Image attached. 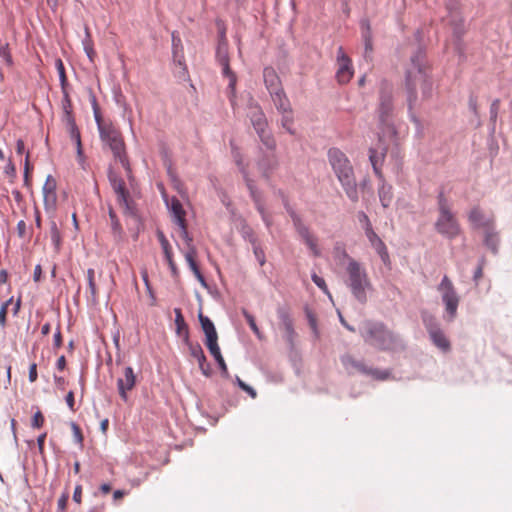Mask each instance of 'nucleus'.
I'll use <instances>...</instances> for the list:
<instances>
[{
    "label": "nucleus",
    "mask_w": 512,
    "mask_h": 512,
    "mask_svg": "<svg viewBox=\"0 0 512 512\" xmlns=\"http://www.w3.org/2000/svg\"><path fill=\"white\" fill-rule=\"evenodd\" d=\"M418 86L420 87L422 98L425 100L430 99L433 90L431 66L427 59L426 48L421 44L418 45L410 56V65L405 71V91L410 113L418 98Z\"/></svg>",
    "instance_id": "nucleus-1"
},
{
    "label": "nucleus",
    "mask_w": 512,
    "mask_h": 512,
    "mask_svg": "<svg viewBox=\"0 0 512 512\" xmlns=\"http://www.w3.org/2000/svg\"><path fill=\"white\" fill-rule=\"evenodd\" d=\"M360 335L366 344L380 351H396L404 348L400 337L381 321L365 320Z\"/></svg>",
    "instance_id": "nucleus-2"
},
{
    "label": "nucleus",
    "mask_w": 512,
    "mask_h": 512,
    "mask_svg": "<svg viewBox=\"0 0 512 512\" xmlns=\"http://www.w3.org/2000/svg\"><path fill=\"white\" fill-rule=\"evenodd\" d=\"M327 156L329 164L344 189L346 196L351 202L357 203L359 201V193L354 169L350 160L344 152L336 147L330 148Z\"/></svg>",
    "instance_id": "nucleus-3"
},
{
    "label": "nucleus",
    "mask_w": 512,
    "mask_h": 512,
    "mask_svg": "<svg viewBox=\"0 0 512 512\" xmlns=\"http://www.w3.org/2000/svg\"><path fill=\"white\" fill-rule=\"evenodd\" d=\"M108 180L117 196L118 204L123 207V214L133 218L136 222V231L133 234V239L136 241L140 231L144 229L143 219L137 204L132 199L129 190L126 188L125 181L115 173L111 166L108 169Z\"/></svg>",
    "instance_id": "nucleus-4"
},
{
    "label": "nucleus",
    "mask_w": 512,
    "mask_h": 512,
    "mask_svg": "<svg viewBox=\"0 0 512 512\" xmlns=\"http://www.w3.org/2000/svg\"><path fill=\"white\" fill-rule=\"evenodd\" d=\"M394 103L392 87L383 81L379 90V103L377 107L379 127L384 137L395 139L398 132L393 122Z\"/></svg>",
    "instance_id": "nucleus-5"
},
{
    "label": "nucleus",
    "mask_w": 512,
    "mask_h": 512,
    "mask_svg": "<svg viewBox=\"0 0 512 512\" xmlns=\"http://www.w3.org/2000/svg\"><path fill=\"white\" fill-rule=\"evenodd\" d=\"M348 274L347 285L352 295L361 304H366V290L371 288V283L364 268L353 258H349L346 268Z\"/></svg>",
    "instance_id": "nucleus-6"
},
{
    "label": "nucleus",
    "mask_w": 512,
    "mask_h": 512,
    "mask_svg": "<svg viewBox=\"0 0 512 512\" xmlns=\"http://www.w3.org/2000/svg\"><path fill=\"white\" fill-rule=\"evenodd\" d=\"M98 130L101 141L110 148L116 161L128 158L122 133L112 123L100 125Z\"/></svg>",
    "instance_id": "nucleus-7"
},
{
    "label": "nucleus",
    "mask_w": 512,
    "mask_h": 512,
    "mask_svg": "<svg viewBox=\"0 0 512 512\" xmlns=\"http://www.w3.org/2000/svg\"><path fill=\"white\" fill-rule=\"evenodd\" d=\"M340 361L348 374H363L371 376L374 380L383 381L391 376L389 370H380L377 368L368 367L362 360H357L350 354L341 356Z\"/></svg>",
    "instance_id": "nucleus-8"
},
{
    "label": "nucleus",
    "mask_w": 512,
    "mask_h": 512,
    "mask_svg": "<svg viewBox=\"0 0 512 512\" xmlns=\"http://www.w3.org/2000/svg\"><path fill=\"white\" fill-rule=\"evenodd\" d=\"M284 206H285L287 213L289 214V216L292 219L293 226H294L295 230L297 231L298 235L301 237V239L304 241V243L311 250L312 254L315 257H319L321 253L318 248L317 237H315L310 232L309 227L303 223L301 217L289 205L288 200H284Z\"/></svg>",
    "instance_id": "nucleus-9"
},
{
    "label": "nucleus",
    "mask_w": 512,
    "mask_h": 512,
    "mask_svg": "<svg viewBox=\"0 0 512 512\" xmlns=\"http://www.w3.org/2000/svg\"><path fill=\"white\" fill-rule=\"evenodd\" d=\"M438 291L442 294V302L449 315V320L452 321L457 315L460 297L458 296L452 281L447 275H444L438 285Z\"/></svg>",
    "instance_id": "nucleus-10"
},
{
    "label": "nucleus",
    "mask_w": 512,
    "mask_h": 512,
    "mask_svg": "<svg viewBox=\"0 0 512 512\" xmlns=\"http://www.w3.org/2000/svg\"><path fill=\"white\" fill-rule=\"evenodd\" d=\"M434 227L437 233L450 240L455 239L461 233L460 224L452 211L439 213Z\"/></svg>",
    "instance_id": "nucleus-11"
},
{
    "label": "nucleus",
    "mask_w": 512,
    "mask_h": 512,
    "mask_svg": "<svg viewBox=\"0 0 512 512\" xmlns=\"http://www.w3.org/2000/svg\"><path fill=\"white\" fill-rule=\"evenodd\" d=\"M337 62L339 68L336 72V79L339 84H347L353 77L352 61L348 55L344 52L342 46L337 51Z\"/></svg>",
    "instance_id": "nucleus-12"
},
{
    "label": "nucleus",
    "mask_w": 512,
    "mask_h": 512,
    "mask_svg": "<svg viewBox=\"0 0 512 512\" xmlns=\"http://www.w3.org/2000/svg\"><path fill=\"white\" fill-rule=\"evenodd\" d=\"M136 385V375L132 367L128 366L124 369V377L117 380V388L120 398L123 401L128 400L127 392L131 391Z\"/></svg>",
    "instance_id": "nucleus-13"
},
{
    "label": "nucleus",
    "mask_w": 512,
    "mask_h": 512,
    "mask_svg": "<svg viewBox=\"0 0 512 512\" xmlns=\"http://www.w3.org/2000/svg\"><path fill=\"white\" fill-rule=\"evenodd\" d=\"M484 228V245L493 253L497 254L499 251L500 237L499 233L495 230L492 220H487L483 223Z\"/></svg>",
    "instance_id": "nucleus-14"
},
{
    "label": "nucleus",
    "mask_w": 512,
    "mask_h": 512,
    "mask_svg": "<svg viewBox=\"0 0 512 512\" xmlns=\"http://www.w3.org/2000/svg\"><path fill=\"white\" fill-rule=\"evenodd\" d=\"M57 182L52 175H48L43 186L44 206L46 210H55L57 204Z\"/></svg>",
    "instance_id": "nucleus-15"
},
{
    "label": "nucleus",
    "mask_w": 512,
    "mask_h": 512,
    "mask_svg": "<svg viewBox=\"0 0 512 512\" xmlns=\"http://www.w3.org/2000/svg\"><path fill=\"white\" fill-rule=\"evenodd\" d=\"M187 347L189 349L190 355L197 359L199 369L201 370L202 374L206 377H210L212 375V368L210 363L207 362V358L201 345L198 342H192L191 344L187 345Z\"/></svg>",
    "instance_id": "nucleus-16"
},
{
    "label": "nucleus",
    "mask_w": 512,
    "mask_h": 512,
    "mask_svg": "<svg viewBox=\"0 0 512 512\" xmlns=\"http://www.w3.org/2000/svg\"><path fill=\"white\" fill-rule=\"evenodd\" d=\"M371 246L375 249L379 257L381 258L383 264L385 266H391V260L389 256L388 249L382 239L377 235L375 231L368 233L366 235Z\"/></svg>",
    "instance_id": "nucleus-17"
},
{
    "label": "nucleus",
    "mask_w": 512,
    "mask_h": 512,
    "mask_svg": "<svg viewBox=\"0 0 512 512\" xmlns=\"http://www.w3.org/2000/svg\"><path fill=\"white\" fill-rule=\"evenodd\" d=\"M263 79L269 94L284 89L279 75L271 66H267L263 69Z\"/></svg>",
    "instance_id": "nucleus-18"
},
{
    "label": "nucleus",
    "mask_w": 512,
    "mask_h": 512,
    "mask_svg": "<svg viewBox=\"0 0 512 512\" xmlns=\"http://www.w3.org/2000/svg\"><path fill=\"white\" fill-rule=\"evenodd\" d=\"M361 36L364 42L365 57L373 52V34L371 23L368 18H362L359 22Z\"/></svg>",
    "instance_id": "nucleus-19"
},
{
    "label": "nucleus",
    "mask_w": 512,
    "mask_h": 512,
    "mask_svg": "<svg viewBox=\"0 0 512 512\" xmlns=\"http://www.w3.org/2000/svg\"><path fill=\"white\" fill-rule=\"evenodd\" d=\"M175 313V325H176V334L182 337L183 343L187 346L192 343L190 340L189 327L182 315V311L180 308L174 309Z\"/></svg>",
    "instance_id": "nucleus-20"
},
{
    "label": "nucleus",
    "mask_w": 512,
    "mask_h": 512,
    "mask_svg": "<svg viewBox=\"0 0 512 512\" xmlns=\"http://www.w3.org/2000/svg\"><path fill=\"white\" fill-rule=\"evenodd\" d=\"M278 159L272 154H264L259 161L257 162V166L262 173V176L266 179H269L272 172L278 167Z\"/></svg>",
    "instance_id": "nucleus-21"
},
{
    "label": "nucleus",
    "mask_w": 512,
    "mask_h": 512,
    "mask_svg": "<svg viewBox=\"0 0 512 512\" xmlns=\"http://www.w3.org/2000/svg\"><path fill=\"white\" fill-rule=\"evenodd\" d=\"M387 153V147H383L381 152H378L377 149L370 148L369 149V160L373 167V171L377 177L383 179V174L381 171V166L383 165L385 156Z\"/></svg>",
    "instance_id": "nucleus-22"
},
{
    "label": "nucleus",
    "mask_w": 512,
    "mask_h": 512,
    "mask_svg": "<svg viewBox=\"0 0 512 512\" xmlns=\"http://www.w3.org/2000/svg\"><path fill=\"white\" fill-rule=\"evenodd\" d=\"M172 54H173V60L175 63H177L179 66L183 67V70L187 72V67L184 61V52H183V45L182 40L179 37V35L174 31L172 32Z\"/></svg>",
    "instance_id": "nucleus-23"
},
{
    "label": "nucleus",
    "mask_w": 512,
    "mask_h": 512,
    "mask_svg": "<svg viewBox=\"0 0 512 512\" xmlns=\"http://www.w3.org/2000/svg\"><path fill=\"white\" fill-rule=\"evenodd\" d=\"M108 215L111 221V230L114 237V240L116 242H120L124 239V230L122 228V225L119 221V218L114 210V208L109 205L108 207Z\"/></svg>",
    "instance_id": "nucleus-24"
},
{
    "label": "nucleus",
    "mask_w": 512,
    "mask_h": 512,
    "mask_svg": "<svg viewBox=\"0 0 512 512\" xmlns=\"http://www.w3.org/2000/svg\"><path fill=\"white\" fill-rule=\"evenodd\" d=\"M251 108L253 111L250 113L249 117L254 130L262 127H268L267 118L261 107L256 103L251 106Z\"/></svg>",
    "instance_id": "nucleus-25"
},
{
    "label": "nucleus",
    "mask_w": 512,
    "mask_h": 512,
    "mask_svg": "<svg viewBox=\"0 0 512 512\" xmlns=\"http://www.w3.org/2000/svg\"><path fill=\"white\" fill-rule=\"evenodd\" d=\"M170 211L172 213V219L175 224H183L186 220V211L183 208L182 203L177 197H172Z\"/></svg>",
    "instance_id": "nucleus-26"
},
{
    "label": "nucleus",
    "mask_w": 512,
    "mask_h": 512,
    "mask_svg": "<svg viewBox=\"0 0 512 512\" xmlns=\"http://www.w3.org/2000/svg\"><path fill=\"white\" fill-rule=\"evenodd\" d=\"M270 96L278 112H287L288 109L292 108L284 89L270 93Z\"/></svg>",
    "instance_id": "nucleus-27"
},
{
    "label": "nucleus",
    "mask_w": 512,
    "mask_h": 512,
    "mask_svg": "<svg viewBox=\"0 0 512 512\" xmlns=\"http://www.w3.org/2000/svg\"><path fill=\"white\" fill-rule=\"evenodd\" d=\"M239 222L238 231L242 235V237L249 241L250 244H255L258 241V238L253 230V228L248 224L246 219L239 217L237 219Z\"/></svg>",
    "instance_id": "nucleus-28"
},
{
    "label": "nucleus",
    "mask_w": 512,
    "mask_h": 512,
    "mask_svg": "<svg viewBox=\"0 0 512 512\" xmlns=\"http://www.w3.org/2000/svg\"><path fill=\"white\" fill-rule=\"evenodd\" d=\"M429 336H430L433 344L435 346H437L439 349H441L444 352L450 350V348H451L450 341L447 339V337L445 336V334L441 328L433 331L432 333L429 334Z\"/></svg>",
    "instance_id": "nucleus-29"
},
{
    "label": "nucleus",
    "mask_w": 512,
    "mask_h": 512,
    "mask_svg": "<svg viewBox=\"0 0 512 512\" xmlns=\"http://www.w3.org/2000/svg\"><path fill=\"white\" fill-rule=\"evenodd\" d=\"M267 128L268 127H262V128L256 129L255 131H256L260 141L262 142V144L268 150L274 151L277 146L276 140H275L273 134L271 133V131H269Z\"/></svg>",
    "instance_id": "nucleus-30"
},
{
    "label": "nucleus",
    "mask_w": 512,
    "mask_h": 512,
    "mask_svg": "<svg viewBox=\"0 0 512 512\" xmlns=\"http://www.w3.org/2000/svg\"><path fill=\"white\" fill-rule=\"evenodd\" d=\"M378 196L383 208H388L393 200L392 186L383 183L378 189Z\"/></svg>",
    "instance_id": "nucleus-31"
},
{
    "label": "nucleus",
    "mask_w": 512,
    "mask_h": 512,
    "mask_svg": "<svg viewBox=\"0 0 512 512\" xmlns=\"http://www.w3.org/2000/svg\"><path fill=\"white\" fill-rule=\"evenodd\" d=\"M281 117V126L290 134L295 135L296 131L293 128L294 124V115L293 109H288L287 112H279Z\"/></svg>",
    "instance_id": "nucleus-32"
},
{
    "label": "nucleus",
    "mask_w": 512,
    "mask_h": 512,
    "mask_svg": "<svg viewBox=\"0 0 512 512\" xmlns=\"http://www.w3.org/2000/svg\"><path fill=\"white\" fill-rule=\"evenodd\" d=\"M421 318H422L423 324L429 334L440 328V325L437 322L436 317L434 315H432L431 313H429L427 311H422Z\"/></svg>",
    "instance_id": "nucleus-33"
},
{
    "label": "nucleus",
    "mask_w": 512,
    "mask_h": 512,
    "mask_svg": "<svg viewBox=\"0 0 512 512\" xmlns=\"http://www.w3.org/2000/svg\"><path fill=\"white\" fill-rule=\"evenodd\" d=\"M468 219L477 228H483V223L487 221L484 220V214L479 206H475L471 209L468 215Z\"/></svg>",
    "instance_id": "nucleus-34"
},
{
    "label": "nucleus",
    "mask_w": 512,
    "mask_h": 512,
    "mask_svg": "<svg viewBox=\"0 0 512 512\" xmlns=\"http://www.w3.org/2000/svg\"><path fill=\"white\" fill-rule=\"evenodd\" d=\"M210 354L215 359L216 363L218 364V367L221 372V376L225 379H230V373L228 371L227 365L224 361V358L221 354L220 348L216 349V351H211Z\"/></svg>",
    "instance_id": "nucleus-35"
},
{
    "label": "nucleus",
    "mask_w": 512,
    "mask_h": 512,
    "mask_svg": "<svg viewBox=\"0 0 512 512\" xmlns=\"http://www.w3.org/2000/svg\"><path fill=\"white\" fill-rule=\"evenodd\" d=\"M277 315L283 327L294 324L291 317L290 308L287 305L279 306L277 308Z\"/></svg>",
    "instance_id": "nucleus-36"
},
{
    "label": "nucleus",
    "mask_w": 512,
    "mask_h": 512,
    "mask_svg": "<svg viewBox=\"0 0 512 512\" xmlns=\"http://www.w3.org/2000/svg\"><path fill=\"white\" fill-rule=\"evenodd\" d=\"M437 206H438V212L444 213V212H451V207L449 204V201L447 197L445 196L444 187H441L438 191L437 195Z\"/></svg>",
    "instance_id": "nucleus-37"
},
{
    "label": "nucleus",
    "mask_w": 512,
    "mask_h": 512,
    "mask_svg": "<svg viewBox=\"0 0 512 512\" xmlns=\"http://www.w3.org/2000/svg\"><path fill=\"white\" fill-rule=\"evenodd\" d=\"M304 311H305L306 318L308 320V324L314 334V337L316 339H318L320 337V333L318 330L316 315L308 306H305Z\"/></svg>",
    "instance_id": "nucleus-38"
},
{
    "label": "nucleus",
    "mask_w": 512,
    "mask_h": 512,
    "mask_svg": "<svg viewBox=\"0 0 512 512\" xmlns=\"http://www.w3.org/2000/svg\"><path fill=\"white\" fill-rule=\"evenodd\" d=\"M95 271L92 268L87 270L88 287L91 293V301L93 304L97 303V286L95 283Z\"/></svg>",
    "instance_id": "nucleus-39"
},
{
    "label": "nucleus",
    "mask_w": 512,
    "mask_h": 512,
    "mask_svg": "<svg viewBox=\"0 0 512 512\" xmlns=\"http://www.w3.org/2000/svg\"><path fill=\"white\" fill-rule=\"evenodd\" d=\"M50 235L56 252H59L61 249L62 238L55 221H51L50 223Z\"/></svg>",
    "instance_id": "nucleus-40"
},
{
    "label": "nucleus",
    "mask_w": 512,
    "mask_h": 512,
    "mask_svg": "<svg viewBox=\"0 0 512 512\" xmlns=\"http://www.w3.org/2000/svg\"><path fill=\"white\" fill-rule=\"evenodd\" d=\"M222 66V74L229 79V88L237 84V76L230 67V60L219 63Z\"/></svg>",
    "instance_id": "nucleus-41"
},
{
    "label": "nucleus",
    "mask_w": 512,
    "mask_h": 512,
    "mask_svg": "<svg viewBox=\"0 0 512 512\" xmlns=\"http://www.w3.org/2000/svg\"><path fill=\"white\" fill-rule=\"evenodd\" d=\"M198 319L204 334L216 331L214 323L210 320L209 317L205 316L201 311L198 314Z\"/></svg>",
    "instance_id": "nucleus-42"
},
{
    "label": "nucleus",
    "mask_w": 512,
    "mask_h": 512,
    "mask_svg": "<svg viewBox=\"0 0 512 512\" xmlns=\"http://www.w3.org/2000/svg\"><path fill=\"white\" fill-rule=\"evenodd\" d=\"M216 60L218 63L226 62L230 60L228 52V43H218L216 48Z\"/></svg>",
    "instance_id": "nucleus-43"
},
{
    "label": "nucleus",
    "mask_w": 512,
    "mask_h": 512,
    "mask_svg": "<svg viewBox=\"0 0 512 512\" xmlns=\"http://www.w3.org/2000/svg\"><path fill=\"white\" fill-rule=\"evenodd\" d=\"M185 259L192 270L194 272L197 268H199V264L197 262V249L196 247H190V249H187V252L185 253Z\"/></svg>",
    "instance_id": "nucleus-44"
},
{
    "label": "nucleus",
    "mask_w": 512,
    "mask_h": 512,
    "mask_svg": "<svg viewBox=\"0 0 512 512\" xmlns=\"http://www.w3.org/2000/svg\"><path fill=\"white\" fill-rule=\"evenodd\" d=\"M91 104H92V108H93V112H94V118L97 123V127H100V125L102 126V125L106 124L103 121V117H102L100 107L97 102V98L92 91H91Z\"/></svg>",
    "instance_id": "nucleus-45"
},
{
    "label": "nucleus",
    "mask_w": 512,
    "mask_h": 512,
    "mask_svg": "<svg viewBox=\"0 0 512 512\" xmlns=\"http://www.w3.org/2000/svg\"><path fill=\"white\" fill-rule=\"evenodd\" d=\"M91 104H92V108H93V112H94V118L97 123V127H100V125L102 126V125L106 124L103 121V117H102L100 107L97 102V98L92 91H91Z\"/></svg>",
    "instance_id": "nucleus-46"
},
{
    "label": "nucleus",
    "mask_w": 512,
    "mask_h": 512,
    "mask_svg": "<svg viewBox=\"0 0 512 512\" xmlns=\"http://www.w3.org/2000/svg\"><path fill=\"white\" fill-rule=\"evenodd\" d=\"M62 109H63V118H66L69 116H74L72 100L70 98L69 92L63 93Z\"/></svg>",
    "instance_id": "nucleus-47"
},
{
    "label": "nucleus",
    "mask_w": 512,
    "mask_h": 512,
    "mask_svg": "<svg viewBox=\"0 0 512 512\" xmlns=\"http://www.w3.org/2000/svg\"><path fill=\"white\" fill-rule=\"evenodd\" d=\"M205 345L209 352L219 349L217 331L205 334Z\"/></svg>",
    "instance_id": "nucleus-48"
},
{
    "label": "nucleus",
    "mask_w": 512,
    "mask_h": 512,
    "mask_svg": "<svg viewBox=\"0 0 512 512\" xmlns=\"http://www.w3.org/2000/svg\"><path fill=\"white\" fill-rule=\"evenodd\" d=\"M180 228V236L185 241L187 245V249H190V247H195L193 245V237L188 232V223L187 221L183 222V224H177Z\"/></svg>",
    "instance_id": "nucleus-49"
},
{
    "label": "nucleus",
    "mask_w": 512,
    "mask_h": 512,
    "mask_svg": "<svg viewBox=\"0 0 512 512\" xmlns=\"http://www.w3.org/2000/svg\"><path fill=\"white\" fill-rule=\"evenodd\" d=\"M358 221L362 224L365 235L374 231L368 215L364 211H359L357 214Z\"/></svg>",
    "instance_id": "nucleus-50"
},
{
    "label": "nucleus",
    "mask_w": 512,
    "mask_h": 512,
    "mask_svg": "<svg viewBox=\"0 0 512 512\" xmlns=\"http://www.w3.org/2000/svg\"><path fill=\"white\" fill-rule=\"evenodd\" d=\"M242 314L250 326L251 330L257 335L258 338H261L260 330L256 324L255 318L252 314H250L246 309H242Z\"/></svg>",
    "instance_id": "nucleus-51"
},
{
    "label": "nucleus",
    "mask_w": 512,
    "mask_h": 512,
    "mask_svg": "<svg viewBox=\"0 0 512 512\" xmlns=\"http://www.w3.org/2000/svg\"><path fill=\"white\" fill-rule=\"evenodd\" d=\"M86 38L84 39L83 41V44H84V50L88 56V58L90 59V61H93L94 59V56H95V51L93 49V45H92V40H91V36H90V33H89V29L86 27Z\"/></svg>",
    "instance_id": "nucleus-52"
},
{
    "label": "nucleus",
    "mask_w": 512,
    "mask_h": 512,
    "mask_svg": "<svg viewBox=\"0 0 512 512\" xmlns=\"http://www.w3.org/2000/svg\"><path fill=\"white\" fill-rule=\"evenodd\" d=\"M283 329L285 332V340L287 341L291 349L294 348L295 338L297 337V333L294 329V324L287 325L283 327Z\"/></svg>",
    "instance_id": "nucleus-53"
},
{
    "label": "nucleus",
    "mask_w": 512,
    "mask_h": 512,
    "mask_svg": "<svg viewBox=\"0 0 512 512\" xmlns=\"http://www.w3.org/2000/svg\"><path fill=\"white\" fill-rule=\"evenodd\" d=\"M235 384L243 391H245L251 398L257 397L256 390L242 381L238 376L235 377Z\"/></svg>",
    "instance_id": "nucleus-54"
},
{
    "label": "nucleus",
    "mask_w": 512,
    "mask_h": 512,
    "mask_svg": "<svg viewBox=\"0 0 512 512\" xmlns=\"http://www.w3.org/2000/svg\"><path fill=\"white\" fill-rule=\"evenodd\" d=\"M253 248V253L259 262L260 266H263L266 263V256L264 250L259 245V242H255V244H251Z\"/></svg>",
    "instance_id": "nucleus-55"
},
{
    "label": "nucleus",
    "mask_w": 512,
    "mask_h": 512,
    "mask_svg": "<svg viewBox=\"0 0 512 512\" xmlns=\"http://www.w3.org/2000/svg\"><path fill=\"white\" fill-rule=\"evenodd\" d=\"M44 422H45V418H44V415L42 414V412L38 409L34 415L32 416V419H31V427L34 428V429H40L41 427H43L44 425Z\"/></svg>",
    "instance_id": "nucleus-56"
},
{
    "label": "nucleus",
    "mask_w": 512,
    "mask_h": 512,
    "mask_svg": "<svg viewBox=\"0 0 512 512\" xmlns=\"http://www.w3.org/2000/svg\"><path fill=\"white\" fill-rule=\"evenodd\" d=\"M71 429L73 431L74 439L81 447H83L84 436L79 425L75 422H71Z\"/></svg>",
    "instance_id": "nucleus-57"
},
{
    "label": "nucleus",
    "mask_w": 512,
    "mask_h": 512,
    "mask_svg": "<svg viewBox=\"0 0 512 512\" xmlns=\"http://www.w3.org/2000/svg\"><path fill=\"white\" fill-rule=\"evenodd\" d=\"M119 162L121 163V165L125 169L127 179L129 181L130 185L132 186L133 182L135 181V177H134L133 172H132V167H131V164H130V161H129V157L128 158H124V160H121Z\"/></svg>",
    "instance_id": "nucleus-58"
},
{
    "label": "nucleus",
    "mask_w": 512,
    "mask_h": 512,
    "mask_svg": "<svg viewBox=\"0 0 512 512\" xmlns=\"http://www.w3.org/2000/svg\"><path fill=\"white\" fill-rule=\"evenodd\" d=\"M499 108H500V99L497 98V99H494L490 105V121L495 124L496 123V120H497V117H498V112H499Z\"/></svg>",
    "instance_id": "nucleus-59"
},
{
    "label": "nucleus",
    "mask_w": 512,
    "mask_h": 512,
    "mask_svg": "<svg viewBox=\"0 0 512 512\" xmlns=\"http://www.w3.org/2000/svg\"><path fill=\"white\" fill-rule=\"evenodd\" d=\"M484 265H485V258L482 257L479 260V264L476 267L474 274H473V281L475 282L476 286H478L480 279L483 277Z\"/></svg>",
    "instance_id": "nucleus-60"
},
{
    "label": "nucleus",
    "mask_w": 512,
    "mask_h": 512,
    "mask_svg": "<svg viewBox=\"0 0 512 512\" xmlns=\"http://www.w3.org/2000/svg\"><path fill=\"white\" fill-rule=\"evenodd\" d=\"M333 252H334L335 257H338V258L343 257L348 260H349V258H351L348 255L343 243L337 242L334 246Z\"/></svg>",
    "instance_id": "nucleus-61"
},
{
    "label": "nucleus",
    "mask_w": 512,
    "mask_h": 512,
    "mask_svg": "<svg viewBox=\"0 0 512 512\" xmlns=\"http://www.w3.org/2000/svg\"><path fill=\"white\" fill-rule=\"evenodd\" d=\"M0 57H2L5 60L8 66H12L13 60L8 44H5L0 47Z\"/></svg>",
    "instance_id": "nucleus-62"
},
{
    "label": "nucleus",
    "mask_w": 512,
    "mask_h": 512,
    "mask_svg": "<svg viewBox=\"0 0 512 512\" xmlns=\"http://www.w3.org/2000/svg\"><path fill=\"white\" fill-rule=\"evenodd\" d=\"M311 279L315 283V285H317V287H319L324 293L329 294L326 282L322 277L318 276L316 273H313L311 275Z\"/></svg>",
    "instance_id": "nucleus-63"
},
{
    "label": "nucleus",
    "mask_w": 512,
    "mask_h": 512,
    "mask_svg": "<svg viewBox=\"0 0 512 512\" xmlns=\"http://www.w3.org/2000/svg\"><path fill=\"white\" fill-rule=\"evenodd\" d=\"M69 500V493L67 491L63 492L57 503V512H64L67 508V503Z\"/></svg>",
    "instance_id": "nucleus-64"
}]
</instances>
